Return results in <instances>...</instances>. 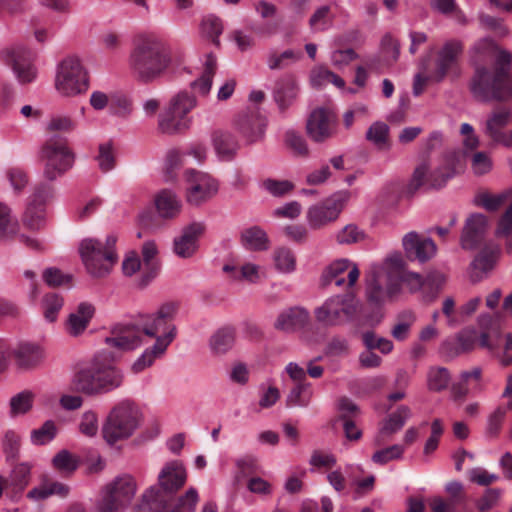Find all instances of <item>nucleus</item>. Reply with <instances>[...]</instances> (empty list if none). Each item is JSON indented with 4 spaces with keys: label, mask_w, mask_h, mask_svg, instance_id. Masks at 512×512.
<instances>
[{
    "label": "nucleus",
    "mask_w": 512,
    "mask_h": 512,
    "mask_svg": "<svg viewBox=\"0 0 512 512\" xmlns=\"http://www.w3.org/2000/svg\"><path fill=\"white\" fill-rule=\"evenodd\" d=\"M178 308L176 302H166L155 314L142 316L137 323L116 325L111 331V336L105 339L108 346L106 349L114 348L120 356V352L135 349L146 344L148 339L155 338V343L146 348L131 367L135 374L144 371L165 354L168 346L176 338L177 329L173 321Z\"/></svg>",
    "instance_id": "nucleus-1"
},
{
    "label": "nucleus",
    "mask_w": 512,
    "mask_h": 512,
    "mask_svg": "<svg viewBox=\"0 0 512 512\" xmlns=\"http://www.w3.org/2000/svg\"><path fill=\"white\" fill-rule=\"evenodd\" d=\"M186 478V470L181 462H168L158 475V484L151 486L142 495L137 511L194 512L198 501L195 488L188 489L185 495L175 499V494L184 486Z\"/></svg>",
    "instance_id": "nucleus-2"
},
{
    "label": "nucleus",
    "mask_w": 512,
    "mask_h": 512,
    "mask_svg": "<svg viewBox=\"0 0 512 512\" xmlns=\"http://www.w3.org/2000/svg\"><path fill=\"white\" fill-rule=\"evenodd\" d=\"M172 61V52L166 41L154 34H144L133 42L128 68L134 80L151 84L169 71Z\"/></svg>",
    "instance_id": "nucleus-3"
},
{
    "label": "nucleus",
    "mask_w": 512,
    "mask_h": 512,
    "mask_svg": "<svg viewBox=\"0 0 512 512\" xmlns=\"http://www.w3.org/2000/svg\"><path fill=\"white\" fill-rule=\"evenodd\" d=\"M119 355L112 350L99 351L90 367L79 370L74 377L76 389L86 395L108 393L122 385V372L115 366Z\"/></svg>",
    "instance_id": "nucleus-4"
},
{
    "label": "nucleus",
    "mask_w": 512,
    "mask_h": 512,
    "mask_svg": "<svg viewBox=\"0 0 512 512\" xmlns=\"http://www.w3.org/2000/svg\"><path fill=\"white\" fill-rule=\"evenodd\" d=\"M511 62V54L501 51L493 70L485 66H477L470 82L473 96L481 101H503L512 98Z\"/></svg>",
    "instance_id": "nucleus-5"
},
{
    "label": "nucleus",
    "mask_w": 512,
    "mask_h": 512,
    "mask_svg": "<svg viewBox=\"0 0 512 512\" xmlns=\"http://www.w3.org/2000/svg\"><path fill=\"white\" fill-rule=\"evenodd\" d=\"M363 305L352 294L345 293L332 296L314 310L316 321L325 327L341 326L351 322L360 326L362 321ZM382 319V314L377 311L374 315L365 320L370 326L377 325Z\"/></svg>",
    "instance_id": "nucleus-6"
},
{
    "label": "nucleus",
    "mask_w": 512,
    "mask_h": 512,
    "mask_svg": "<svg viewBox=\"0 0 512 512\" xmlns=\"http://www.w3.org/2000/svg\"><path fill=\"white\" fill-rule=\"evenodd\" d=\"M462 169V153L452 151L445 154L441 166L431 171L425 160L416 166L407 186V192L414 194L421 188L440 189Z\"/></svg>",
    "instance_id": "nucleus-7"
},
{
    "label": "nucleus",
    "mask_w": 512,
    "mask_h": 512,
    "mask_svg": "<svg viewBox=\"0 0 512 512\" xmlns=\"http://www.w3.org/2000/svg\"><path fill=\"white\" fill-rule=\"evenodd\" d=\"M141 413L131 401L116 404L109 412L102 428L103 438L109 444L129 438L139 427Z\"/></svg>",
    "instance_id": "nucleus-8"
},
{
    "label": "nucleus",
    "mask_w": 512,
    "mask_h": 512,
    "mask_svg": "<svg viewBox=\"0 0 512 512\" xmlns=\"http://www.w3.org/2000/svg\"><path fill=\"white\" fill-rule=\"evenodd\" d=\"M40 160L44 165L43 175L54 181L69 171L75 161V154L69 146L68 139L53 134L45 140L40 150Z\"/></svg>",
    "instance_id": "nucleus-9"
},
{
    "label": "nucleus",
    "mask_w": 512,
    "mask_h": 512,
    "mask_svg": "<svg viewBox=\"0 0 512 512\" xmlns=\"http://www.w3.org/2000/svg\"><path fill=\"white\" fill-rule=\"evenodd\" d=\"M115 243L116 237L113 235L108 236L105 243L93 238L82 240L79 251L90 275L103 277L109 273L117 260Z\"/></svg>",
    "instance_id": "nucleus-10"
},
{
    "label": "nucleus",
    "mask_w": 512,
    "mask_h": 512,
    "mask_svg": "<svg viewBox=\"0 0 512 512\" xmlns=\"http://www.w3.org/2000/svg\"><path fill=\"white\" fill-rule=\"evenodd\" d=\"M400 276L394 272V266L388 271L379 266H372L366 278L367 300L379 307L395 298L401 290Z\"/></svg>",
    "instance_id": "nucleus-11"
},
{
    "label": "nucleus",
    "mask_w": 512,
    "mask_h": 512,
    "mask_svg": "<svg viewBox=\"0 0 512 512\" xmlns=\"http://www.w3.org/2000/svg\"><path fill=\"white\" fill-rule=\"evenodd\" d=\"M196 106V98L181 91L171 98L169 105L158 117V129L163 134L173 135L188 128L187 115Z\"/></svg>",
    "instance_id": "nucleus-12"
},
{
    "label": "nucleus",
    "mask_w": 512,
    "mask_h": 512,
    "mask_svg": "<svg viewBox=\"0 0 512 512\" xmlns=\"http://www.w3.org/2000/svg\"><path fill=\"white\" fill-rule=\"evenodd\" d=\"M56 88L65 96H76L88 90L89 75L78 57H67L59 64Z\"/></svg>",
    "instance_id": "nucleus-13"
},
{
    "label": "nucleus",
    "mask_w": 512,
    "mask_h": 512,
    "mask_svg": "<svg viewBox=\"0 0 512 512\" xmlns=\"http://www.w3.org/2000/svg\"><path fill=\"white\" fill-rule=\"evenodd\" d=\"M478 325L481 329L480 347L486 348L495 356L512 350V335L502 334L501 321L499 316L482 314L478 318Z\"/></svg>",
    "instance_id": "nucleus-14"
},
{
    "label": "nucleus",
    "mask_w": 512,
    "mask_h": 512,
    "mask_svg": "<svg viewBox=\"0 0 512 512\" xmlns=\"http://www.w3.org/2000/svg\"><path fill=\"white\" fill-rule=\"evenodd\" d=\"M350 197L347 191L334 193L312 205L307 211V221L312 229H320L338 219Z\"/></svg>",
    "instance_id": "nucleus-15"
},
{
    "label": "nucleus",
    "mask_w": 512,
    "mask_h": 512,
    "mask_svg": "<svg viewBox=\"0 0 512 512\" xmlns=\"http://www.w3.org/2000/svg\"><path fill=\"white\" fill-rule=\"evenodd\" d=\"M463 46L459 41H448L438 51L433 67L425 68L427 77L433 82H441L447 76L459 75V57Z\"/></svg>",
    "instance_id": "nucleus-16"
},
{
    "label": "nucleus",
    "mask_w": 512,
    "mask_h": 512,
    "mask_svg": "<svg viewBox=\"0 0 512 512\" xmlns=\"http://www.w3.org/2000/svg\"><path fill=\"white\" fill-rule=\"evenodd\" d=\"M54 196L53 185L41 182L34 191L23 215V223L30 230H39L45 225V205Z\"/></svg>",
    "instance_id": "nucleus-17"
},
{
    "label": "nucleus",
    "mask_w": 512,
    "mask_h": 512,
    "mask_svg": "<svg viewBox=\"0 0 512 512\" xmlns=\"http://www.w3.org/2000/svg\"><path fill=\"white\" fill-rule=\"evenodd\" d=\"M185 175L188 183L187 201L190 204L199 205L216 194L218 184L208 174L192 169Z\"/></svg>",
    "instance_id": "nucleus-18"
},
{
    "label": "nucleus",
    "mask_w": 512,
    "mask_h": 512,
    "mask_svg": "<svg viewBox=\"0 0 512 512\" xmlns=\"http://www.w3.org/2000/svg\"><path fill=\"white\" fill-rule=\"evenodd\" d=\"M6 62L16 74L20 83L32 82L36 77L33 65L35 53L24 46H16L5 52Z\"/></svg>",
    "instance_id": "nucleus-19"
},
{
    "label": "nucleus",
    "mask_w": 512,
    "mask_h": 512,
    "mask_svg": "<svg viewBox=\"0 0 512 512\" xmlns=\"http://www.w3.org/2000/svg\"><path fill=\"white\" fill-rule=\"evenodd\" d=\"M306 129L314 142H325L336 133V117L328 109H315L308 118Z\"/></svg>",
    "instance_id": "nucleus-20"
},
{
    "label": "nucleus",
    "mask_w": 512,
    "mask_h": 512,
    "mask_svg": "<svg viewBox=\"0 0 512 512\" xmlns=\"http://www.w3.org/2000/svg\"><path fill=\"white\" fill-rule=\"evenodd\" d=\"M235 125L242 137L251 144L263 138L267 121L258 109L252 108L240 113Z\"/></svg>",
    "instance_id": "nucleus-21"
},
{
    "label": "nucleus",
    "mask_w": 512,
    "mask_h": 512,
    "mask_svg": "<svg viewBox=\"0 0 512 512\" xmlns=\"http://www.w3.org/2000/svg\"><path fill=\"white\" fill-rule=\"evenodd\" d=\"M205 232V225L194 222L182 229L179 236L174 238L173 251L180 258L192 257L199 248V239Z\"/></svg>",
    "instance_id": "nucleus-22"
},
{
    "label": "nucleus",
    "mask_w": 512,
    "mask_h": 512,
    "mask_svg": "<svg viewBox=\"0 0 512 512\" xmlns=\"http://www.w3.org/2000/svg\"><path fill=\"white\" fill-rule=\"evenodd\" d=\"M481 332L474 327L462 329L455 339H447L441 345V353L448 358L472 351L478 344L480 346Z\"/></svg>",
    "instance_id": "nucleus-23"
},
{
    "label": "nucleus",
    "mask_w": 512,
    "mask_h": 512,
    "mask_svg": "<svg viewBox=\"0 0 512 512\" xmlns=\"http://www.w3.org/2000/svg\"><path fill=\"white\" fill-rule=\"evenodd\" d=\"M136 489L135 479L130 475H122L106 486L103 496L125 509L131 503Z\"/></svg>",
    "instance_id": "nucleus-24"
},
{
    "label": "nucleus",
    "mask_w": 512,
    "mask_h": 512,
    "mask_svg": "<svg viewBox=\"0 0 512 512\" xmlns=\"http://www.w3.org/2000/svg\"><path fill=\"white\" fill-rule=\"evenodd\" d=\"M488 226V218L480 213L471 214L465 221L460 244L465 250L477 248L482 241Z\"/></svg>",
    "instance_id": "nucleus-25"
},
{
    "label": "nucleus",
    "mask_w": 512,
    "mask_h": 512,
    "mask_svg": "<svg viewBox=\"0 0 512 512\" xmlns=\"http://www.w3.org/2000/svg\"><path fill=\"white\" fill-rule=\"evenodd\" d=\"M346 272L347 285L352 287L357 282L360 272L357 266L347 259H340L330 264L322 274V284L327 286L334 282L338 287L343 286L346 282L343 274Z\"/></svg>",
    "instance_id": "nucleus-26"
},
{
    "label": "nucleus",
    "mask_w": 512,
    "mask_h": 512,
    "mask_svg": "<svg viewBox=\"0 0 512 512\" xmlns=\"http://www.w3.org/2000/svg\"><path fill=\"white\" fill-rule=\"evenodd\" d=\"M511 121V113L508 109H498L492 112L487 118L485 125V134L494 142L506 147L512 145L511 133H507L505 128Z\"/></svg>",
    "instance_id": "nucleus-27"
},
{
    "label": "nucleus",
    "mask_w": 512,
    "mask_h": 512,
    "mask_svg": "<svg viewBox=\"0 0 512 512\" xmlns=\"http://www.w3.org/2000/svg\"><path fill=\"white\" fill-rule=\"evenodd\" d=\"M403 247L411 260L425 262L436 253V244L429 238H421L416 232H409L403 238Z\"/></svg>",
    "instance_id": "nucleus-28"
},
{
    "label": "nucleus",
    "mask_w": 512,
    "mask_h": 512,
    "mask_svg": "<svg viewBox=\"0 0 512 512\" xmlns=\"http://www.w3.org/2000/svg\"><path fill=\"white\" fill-rule=\"evenodd\" d=\"M310 322L309 312L301 307H291L283 310L274 322L278 331L292 333L304 329Z\"/></svg>",
    "instance_id": "nucleus-29"
},
{
    "label": "nucleus",
    "mask_w": 512,
    "mask_h": 512,
    "mask_svg": "<svg viewBox=\"0 0 512 512\" xmlns=\"http://www.w3.org/2000/svg\"><path fill=\"white\" fill-rule=\"evenodd\" d=\"M16 364L22 369H34L45 359L43 348L35 343H20L13 352Z\"/></svg>",
    "instance_id": "nucleus-30"
},
{
    "label": "nucleus",
    "mask_w": 512,
    "mask_h": 512,
    "mask_svg": "<svg viewBox=\"0 0 512 512\" xmlns=\"http://www.w3.org/2000/svg\"><path fill=\"white\" fill-rule=\"evenodd\" d=\"M298 94V86L293 75L287 74L281 77L275 84L273 97L280 111H285L295 101Z\"/></svg>",
    "instance_id": "nucleus-31"
},
{
    "label": "nucleus",
    "mask_w": 512,
    "mask_h": 512,
    "mask_svg": "<svg viewBox=\"0 0 512 512\" xmlns=\"http://www.w3.org/2000/svg\"><path fill=\"white\" fill-rule=\"evenodd\" d=\"M236 329L233 326H224L216 330L209 338V348L214 356L227 354L234 346Z\"/></svg>",
    "instance_id": "nucleus-32"
},
{
    "label": "nucleus",
    "mask_w": 512,
    "mask_h": 512,
    "mask_svg": "<svg viewBox=\"0 0 512 512\" xmlns=\"http://www.w3.org/2000/svg\"><path fill=\"white\" fill-rule=\"evenodd\" d=\"M155 206L161 218L173 219L181 212L182 203L173 191L163 189L155 196Z\"/></svg>",
    "instance_id": "nucleus-33"
},
{
    "label": "nucleus",
    "mask_w": 512,
    "mask_h": 512,
    "mask_svg": "<svg viewBox=\"0 0 512 512\" xmlns=\"http://www.w3.org/2000/svg\"><path fill=\"white\" fill-rule=\"evenodd\" d=\"M94 307L86 302L80 303L75 312L71 313L67 320V331L72 336H78L88 326L94 315Z\"/></svg>",
    "instance_id": "nucleus-34"
},
{
    "label": "nucleus",
    "mask_w": 512,
    "mask_h": 512,
    "mask_svg": "<svg viewBox=\"0 0 512 512\" xmlns=\"http://www.w3.org/2000/svg\"><path fill=\"white\" fill-rule=\"evenodd\" d=\"M157 247L154 242L148 241L143 244L142 257H143V275L139 285L143 288L146 287L159 272V264L156 260Z\"/></svg>",
    "instance_id": "nucleus-35"
},
{
    "label": "nucleus",
    "mask_w": 512,
    "mask_h": 512,
    "mask_svg": "<svg viewBox=\"0 0 512 512\" xmlns=\"http://www.w3.org/2000/svg\"><path fill=\"white\" fill-rule=\"evenodd\" d=\"M213 145L218 156L225 161L232 160L239 149L235 136L230 132L221 130L213 133Z\"/></svg>",
    "instance_id": "nucleus-36"
},
{
    "label": "nucleus",
    "mask_w": 512,
    "mask_h": 512,
    "mask_svg": "<svg viewBox=\"0 0 512 512\" xmlns=\"http://www.w3.org/2000/svg\"><path fill=\"white\" fill-rule=\"evenodd\" d=\"M68 493L69 487L66 484L51 479H44L39 487L31 489L27 493V498L40 501L53 495L64 498Z\"/></svg>",
    "instance_id": "nucleus-37"
},
{
    "label": "nucleus",
    "mask_w": 512,
    "mask_h": 512,
    "mask_svg": "<svg viewBox=\"0 0 512 512\" xmlns=\"http://www.w3.org/2000/svg\"><path fill=\"white\" fill-rule=\"evenodd\" d=\"M410 417V409L407 406H400L394 413H392L385 421L383 427L380 430L379 435L375 439L376 445L382 444V438L390 436L396 431L400 430L406 420Z\"/></svg>",
    "instance_id": "nucleus-38"
},
{
    "label": "nucleus",
    "mask_w": 512,
    "mask_h": 512,
    "mask_svg": "<svg viewBox=\"0 0 512 512\" xmlns=\"http://www.w3.org/2000/svg\"><path fill=\"white\" fill-rule=\"evenodd\" d=\"M217 68V60L213 54H208L201 76L191 83V87L200 95L206 96L212 87L213 77Z\"/></svg>",
    "instance_id": "nucleus-39"
},
{
    "label": "nucleus",
    "mask_w": 512,
    "mask_h": 512,
    "mask_svg": "<svg viewBox=\"0 0 512 512\" xmlns=\"http://www.w3.org/2000/svg\"><path fill=\"white\" fill-rule=\"evenodd\" d=\"M241 242L246 249L261 251L268 248L266 233L257 226L245 229L241 233Z\"/></svg>",
    "instance_id": "nucleus-40"
},
{
    "label": "nucleus",
    "mask_w": 512,
    "mask_h": 512,
    "mask_svg": "<svg viewBox=\"0 0 512 512\" xmlns=\"http://www.w3.org/2000/svg\"><path fill=\"white\" fill-rule=\"evenodd\" d=\"M301 57L300 52L288 49L281 53L273 50L267 56V65L271 70H279L288 67L290 64L298 61Z\"/></svg>",
    "instance_id": "nucleus-41"
},
{
    "label": "nucleus",
    "mask_w": 512,
    "mask_h": 512,
    "mask_svg": "<svg viewBox=\"0 0 512 512\" xmlns=\"http://www.w3.org/2000/svg\"><path fill=\"white\" fill-rule=\"evenodd\" d=\"M389 261L394 266V272L401 275V285L406 284L412 292L419 289L424 291V279L417 273L404 271L400 257L390 258Z\"/></svg>",
    "instance_id": "nucleus-42"
},
{
    "label": "nucleus",
    "mask_w": 512,
    "mask_h": 512,
    "mask_svg": "<svg viewBox=\"0 0 512 512\" xmlns=\"http://www.w3.org/2000/svg\"><path fill=\"white\" fill-rule=\"evenodd\" d=\"M31 468L32 465L27 462L19 463L13 468L8 483L16 492H22L29 484Z\"/></svg>",
    "instance_id": "nucleus-43"
},
{
    "label": "nucleus",
    "mask_w": 512,
    "mask_h": 512,
    "mask_svg": "<svg viewBox=\"0 0 512 512\" xmlns=\"http://www.w3.org/2000/svg\"><path fill=\"white\" fill-rule=\"evenodd\" d=\"M415 320V314L410 310L399 313L396 318V323L391 330L392 336L398 341L407 339Z\"/></svg>",
    "instance_id": "nucleus-44"
},
{
    "label": "nucleus",
    "mask_w": 512,
    "mask_h": 512,
    "mask_svg": "<svg viewBox=\"0 0 512 512\" xmlns=\"http://www.w3.org/2000/svg\"><path fill=\"white\" fill-rule=\"evenodd\" d=\"M451 380L450 372L445 367H431L427 374L428 388L434 392L445 390Z\"/></svg>",
    "instance_id": "nucleus-45"
},
{
    "label": "nucleus",
    "mask_w": 512,
    "mask_h": 512,
    "mask_svg": "<svg viewBox=\"0 0 512 512\" xmlns=\"http://www.w3.org/2000/svg\"><path fill=\"white\" fill-rule=\"evenodd\" d=\"M223 29L222 20L215 15H207L201 22L203 36L210 39L217 47L220 46L219 36L222 34Z\"/></svg>",
    "instance_id": "nucleus-46"
},
{
    "label": "nucleus",
    "mask_w": 512,
    "mask_h": 512,
    "mask_svg": "<svg viewBox=\"0 0 512 512\" xmlns=\"http://www.w3.org/2000/svg\"><path fill=\"white\" fill-rule=\"evenodd\" d=\"M312 390L309 383L295 384L287 396L286 404L289 407H306L311 399Z\"/></svg>",
    "instance_id": "nucleus-47"
},
{
    "label": "nucleus",
    "mask_w": 512,
    "mask_h": 512,
    "mask_svg": "<svg viewBox=\"0 0 512 512\" xmlns=\"http://www.w3.org/2000/svg\"><path fill=\"white\" fill-rule=\"evenodd\" d=\"M259 266L252 263H246L239 270L233 265H224L223 271L231 273L232 277L237 280H246L251 283L257 282L259 279Z\"/></svg>",
    "instance_id": "nucleus-48"
},
{
    "label": "nucleus",
    "mask_w": 512,
    "mask_h": 512,
    "mask_svg": "<svg viewBox=\"0 0 512 512\" xmlns=\"http://www.w3.org/2000/svg\"><path fill=\"white\" fill-rule=\"evenodd\" d=\"M389 127L383 122L373 123L366 133L368 141L372 142L379 149H383L388 146Z\"/></svg>",
    "instance_id": "nucleus-49"
},
{
    "label": "nucleus",
    "mask_w": 512,
    "mask_h": 512,
    "mask_svg": "<svg viewBox=\"0 0 512 512\" xmlns=\"http://www.w3.org/2000/svg\"><path fill=\"white\" fill-rule=\"evenodd\" d=\"M445 282L446 277L441 272L432 271L426 275L424 278V293L428 301H432L436 298Z\"/></svg>",
    "instance_id": "nucleus-50"
},
{
    "label": "nucleus",
    "mask_w": 512,
    "mask_h": 512,
    "mask_svg": "<svg viewBox=\"0 0 512 512\" xmlns=\"http://www.w3.org/2000/svg\"><path fill=\"white\" fill-rule=\"evenodd\" d=\"M63 298L57 293H48L42 301L43 314L47 321L54 322L63 307Z\"/></svg>",
    "instance_id": "nucleus-51"
},
{
    "label": "nucleus",
    "mask_w": 512,
    "mask_h": 512,
    "mask_svg": "<svg viewBox=\"0 0 512 512\" xmlns=\"http://www.w3.org/2000/svg\"><path fill=\"white\" fill-rule=\"evenodd\" d=\"M57 434V427L54 421L47 420L44 424L31 431V442L34 445H45L52 441Z\"/></svg>",
    "instance_id": "nucleus-52"
},
{
    "label": "nucleus",
    "mask_w": 512,
    "mask_h": 512,
    "mask_svg": "<svg viewBox=\"0 0 512 512\" xmlns=\"http://www.w3.org/2000/svg\"><path fill=\"white\" fill-rule=\"evenodd\" d=\"M276 269L282 273H290L295 270L296 258L293 252L286 247H281L274 252Z\"/></svg>",
    "instance_id": "nucleus-53"
},
{
    "label": "nucleus",
    "mask_w": 512,
    "mask_h": 512,
    "mask_svg": "<svg viewBox=\"0 0 512 512\" xmlns=\"http://www.w3.org/2000/svg\"><path fill=\"white\" fill-rule=\"evenodd\" d=\"M362 340L365 347L371 351L378 349L381 353L388 354L393 349L392 341L383 337H377L375 333L371 331L363 333Z\"/></svg>",
    "instance_id": "nucleus-54"
},
{
    "label": "nucleus",
    "mask_w": 512,
    "mask_h": 512,
    "mask_svg": "<svg viewBox=\"0 0 512 512\" xmlns=\"http://www.w3.org/2000/svg\"><path fill=\"white\" fill-rule=\"evenodd\" d=\"M52 463H53L54 468L57 469L58 471H60L61 473L71 474L78 467L77 460L67 450H62L59 453H57L54 456Z\"/></svg>",
    "instance_id": "nucleus-55"
},
{
    "label": "nucleus",
    "mask_w": 512,
    "mask_h": 512,
    "mask_svg": "<svg viewBox=\"0 0 512 512\" xmlns=\"http://www.w3.org/2000/svg\"><path fill=\"white\" fill-rule=\"evenodd\" d=\"M332 22V15L329 6H322L318 8L309 20L310 28L313 31H324Z\"/></svg>",
    "instance_id": "nucleus-56"
},
{
    "label": "nucleus",
    "mask_w": 512,
    "mask_h": 512,
    "mask_svg": "<svg viewBox=\"0 0 512 512\" xmlns=\"http://www.w3.org/2000/svg\"><path fill=\"white\" fill-rule=\"evenodd\" d=\"M403 452L404 448L401 445L395 444L376 451L372 456V461L376 464L384 465L389 461L401 458Z\"/></svg>",
    "instance_id": "nucleus-57"
},
{
    "label": "nucleus",
    "mask_w": 512,
    "mask_h": 512,
    "mask_svg": "<svg viewBox=\"0 0 512 512\" xmlns=\"http://www.w3.org/2000/svg\"><path fill=\"white\" fill-rule=\"evenodd\" d=\"M33 394L30 391H23L10 400L11 412L13 414H24L32 408Z\"/></svg>",
    "instance_id": "nucleus-58"
},
{
    "label": "nucleus",
    "mask_w": 512,
    "mask_h": 512,
    "mask_svg": "<svg viewBox=\"0 0 512 512\" xmlns=\"http://www.w3.org/2000/svg\"><path fill=\"white\" fill-rule=\"evenodd\" d=\"M76 125V121L70 116L56 115L50 119L47 125V131L69 133L76 128Z\"/></svg>",
    "instance_id": "nucleus-59"
},
{
    "label": "nucleus",
    "mask_w": 512,
    "mask_h": 512,
    "mask_svg": "<svg viewBox=\"0 0 512 512\" xmlns=\"http://www.w3.org/2000/svg\"><path fill=\"white\" fill-rule=\"evenodd\" d=\"M506 196L504 194L492 195L489 193H481L476 196L475 203L478 206L485 208L487 211H497L505 202Z\"/></svg>",
    "instance_id": "nucleus-60"
},
{
    "label": "nucleus",
    "mask_w": 512,
    "mask_h": 512,
    "mask_svg": "<svg viewBox=\"0 0 512 512\" xmlns=\"http://www.w3.org/2000/svg\"><path fill=\"white\" fill-rule=\"evenodd\" d=\"M364 238V233L353 224L346 225L336 235V241L339 244H353L361 241Z\"/></svg>",
    "instance_id": "nucleus-61"
},
{
    "label": "nucleus",
    "mask_w": 512,
    "mask_h": 512,
    "mask_svg": "<svg viewBox=\"0 0 512 512\" xmlns=\"http://www.w3.org/2000/svg\"><path fill=\"white\" fill-rule=\"evenodd\" d=\"M287 146L298 156H308L309 150L305 139L294 131H287L285 135Z\"/></svg>",
    "instance_id": "nucleus-62"
},
{
    "label": "nucleus",
    "mask_w": 512,
    "mask_h": 512,
    "mask_svg": "<svg viewBox=\"0 0 512 512\" xmlns=\"http://www.w3.org/2000/svg\"><path fill=\"white\" fill-rule=\"evenodd\" d=\"M79 430L82 434L88 437H93L97 434L98 416L94 411L89 410L83 413L79 424Z\"/></svg>",
    "instance_id": "nucleus-63"
},
{
    "label": "nucleus",
    "mask_w": 512,
    "mask_h": 512,
    "mask_svg": "<svg viewBox=\"0 0 512 512\" xmlns=\"http://www.w3.org/2000/svg\"><path fill=\"white\" fill-rule=\"evenodd\" d=\"M495 233L497 237L512 236V203L499 218Z\"/></svg>",
    "instance_id": "nucleus-64"
}]
</instances>
